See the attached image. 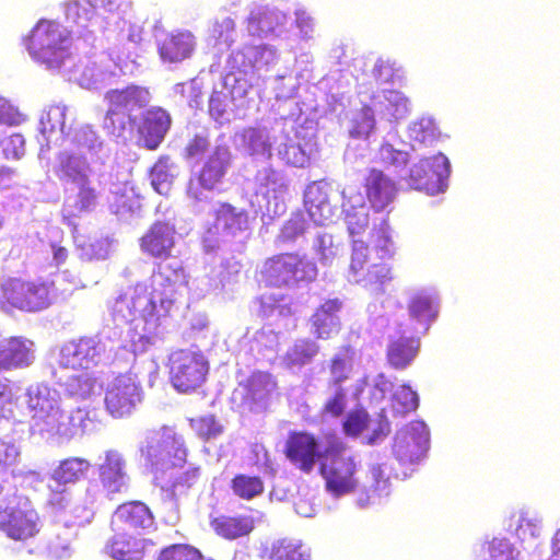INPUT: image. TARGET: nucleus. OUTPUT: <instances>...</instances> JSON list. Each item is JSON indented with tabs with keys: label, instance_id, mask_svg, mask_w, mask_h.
<instances>
[{
	"label": "nucleus",
	"instance_id": "obj_1",
	"mask_svg": "<svg viewBox=\"0 0 560 560\" xmlns=\"http://www.w3.org/2000/svg\"><path fill=\"white\" fill-rule=\"evenodd\" d=\"M353 219L354 215L347 217L348 231L352 236L349 280L373 292H383L394 279L393 268L387 262L396 253L390 228L383 221L371 229L364 241L357 236L368 226V217L355 222Z\"/></svg>",
	"mask_w": 560,
	"mask_h": 560
},
{
	"label": "nucleus",
	"instance_id": "obj_2",
	"mask_svg": "<svg viewBox=\"0 0 560 560\" xmlns=\"http://www.w3.org/2000/svg\"><path fill=\"white\" fill-rule=\"evenodd\" d=\"M187 284L184 268L177 264L158 265L155 280L151 283L147 304L140 310L144 320V334L133 338L135 351H145L154 343L165 320L171 316L177 301L179 290Z\"/></svg>",
	"mask_w": 560,
	"mask_h": 560
},
{
	"label": "nucleus",
	"instance_id": "obj_3",
	"mask_svg": "<svg viewBox=\"0 0 560 560\" xmlns=\"http://www.w3.org/2000/svg\"><path fill=\"white\" fill-rule=\"evenodd\" d=\"M56 298L52 281L40 278L9 276L0 281V310L37 313L48 308Z\"/></svg>",
	"mask_w": 560,
	"mask_h": 560
},
{
	"label": "nucleus",
	"instance_id": "obj_4",
	"mask_svg": "<svg viewBox=\"0 0 560 560\" xmlns=\"http://www.w3.org/2000/svg\"><path fill=\"white\" fill-rule=\"evenodd\" d=\"M27 409L32 428L38 433L72 438L79 433L73 417L60 407L56 392L47 386H36L28 392Z\"/></svg>",
	"mask_w": 560,
	"mask_h": 560
},
{
	"label": "nucleus",
	"instance_id": "obj_5",
	"mask_svg": "<svg viewBox=\"0 0 560 560\" xmlns=\"http://www.w3.org/2000/svg\"><path fill=\"white\" fill-rule=\"evenodd\" d=\"M103 352L102 342L95 337H80L62 346L60 364L66 369L85 372L84 377H71V395L85 398L91 394L95 380L88 372L100 364Z\"/></svg>",
	"mask_w": 560,
	"mask_h": 560
},
{
	"label": "nucleus",
	"instance_id": "obj_6",
	"mask_svg": "<svg viewBox=\"0 0 560 560\" xmlns=\"http://www.w3.org/2000/svg\"><path fill=\"white\" fill-rule=\"evenodd\" d=\"M24 40L31 56L48 68H59L70 55V32L52 20H39Z\"/></svg>",
	"mask_w": 560,
	"mask_h": 560
},
{
	"label": "nucleus",
	"instance_id": "obj_7",
	"mask_svg": "<svg viewBox=\"0 0 560 560\" xmlns=\"http://www.w3.org/2000/svg\"><path fill=\"white\" fill-rule=\"evenodd\" d=\"M148 91L128 85L113 89L105 93L108 108L104 119V128L115 137H124L127 131L135 130L136 118L148 104Z\"/></svg>",
	"mask_w": 560,
	"mask_h": 560
},
{
	"label": "nucleus",
	"instance_id": "obj_8",
	"mask_svg": "<svg viewBox=\"0 0 560 560\" xmlns=\"http://www.w3.org/2000/svg\"><path fill=\"white\" fill-rule=\"evenodd\" d=\"M260 277L269 288H293L315 280L317 268L306 255L285 252L268 257L262 264Z\"/></svg>",
	"mask_w": 560,
	"mask_h": 560
},
{
	"label": "nucleus",
	"instance_id": "obj_9",
	"mask_svg": "<svg viewBox=\"0 0 560 560\" xmlns=\"http://www.w3.org/2000/svg\"><path fill=\"white\" fill-rule=\"evenodd\" d=\"M357 462L347 453V445L340 439H332L323 451L319 474L326 490L335 497L353 492L358 487Z\"/></svg>",
	"mask_w": 560,
	"mask_h": 560
},
{
	"label": "nucleus",
	"instance_id": "obj_10",
	"mask_svg": "<svg viewBox=\"0 0 560 560\" xmlns=\"http://www.w3.org/2000/svg\"><path fill=\"white\" fill-rule=\"evenodd\" d=\"M209 373V362L198 352L178 350L170 357V381L183 394L200 388Z\"/></svg>",
	"mask_w": 560,
	"mask_h": 560
},
{
	"label": "nucleus",
	"instance_id": "obj_11",
	"mask_svg": "<svg viewBox=\"0 0 560 560\" xmlns=\"http://www.w3.org/2000/svg\"><path fill=\"white\" fill-rule=\"evenodd\" d=\"M231 162L228 147L218 145L203 162L202 166L192 175L187 184L186 194L194 201L205 199V191L214 190L223 180Z\"/></svg>",
	"mask_w": 560,
	"mask_h": 560
},
{
	"label": "nucleus",
	"instance_id": "obj_12",
	"mask_svg": "<svg viewBox=\"0 0 560 560\" xmlns=\"http://www.w3.org/2000/svg\"><path fill=\"white\" fill-rule=\"evenodd\" d=\"M143 400V390L139 382L130 374H120L107 386L104 406L115 419L130 417Z\"/></svg>",
	"mask_w": 560,
	"mask_h": 560
},
{
	"label": "nucleus",
	"instance_id": "obj_13",
	"mask_svg": "<svg viewBox=\"0 0 560 560\" xmlns=\"http://www.w3.org/2000/svg\"><path fill=\"white\" fill-rule=\"evenodd\" d=\"M176 229L167 221L153 222L143 235L139 238V247L143 255L158 260L153 270L152 281L155 280L158 265L177 264L183 268L179 260L172 256L176 244Z\"/></svg>",
	"mask_w": 560,
	"mask_h": 560
},
{
	"label": "nucleus",
	"instance_id": "obj_14",
	"mask_svg": "<svg viewBox=\"0 0 560 560\" xmlns=\"http://www.w3.org/2000/svg\"><path fill=\"white\" fill-rule=\"evenodd\" d=\"M0 528L12 539L26 540L39 532V516L27 500H16L0 511Z\"/></svg>",
	"mask_w": 560,
	"mask_h": 560
},
{
	"label": "nucleus",
	"instance_id": "obj_15",
	"mask_svg": "<svg viewBox=\"0 0 560 560\" xmlns=\"http://www.w3.org/2000/svg\"><path fill=\"white\" fill-rule=\"evenodd\" d=\"M429 446V431L423 421L415 420L395 436L393 452L402 464H413L422 458Z\"/></svg>",
	"mask_w": 560,
	"mask_h": 560
},
{
	"label": "nucleus",
	"instance_id": "obj_16",
	"mask_svg": "<svg viewBox=\"0 0 560 560\" xmlns=\"http://www.w3.org/2000/svg\"><path fill=\"white\" fill-rule=\"evenodd\" d=\"M283 453L292 465L305 474H310L323 459L318 440L306 431L289 432Z\"/></svg>",
	"mask_w": 560,
	"mask_h": 560
},
{
	"label": "nucleus",
	"instance_id": "obj_17",
	"mask_svg": "<svg viewBox=\"0 0 560 560\" xmlns=\"http://www.w3.org/2000/svg\"><path fill=\"white\" fill-rule=\"evenodd\" d=\"M362 187L369 207L374 212L389 211L398 195L396 182L376 167L366 171Z\"/></svg>",
	"mask_w": 560,
	"mask_h": 560
},
{
	"label": "nucleus",
	"instance_id": "obj_18",
	"mask_svg": "<svg viewBox=\"0 0 560 560\" xmlns=\"http://www.w3.org/2000/svg\"><path fill=\"white\" fill-rule=\"evenodd\" d=\"M447 166L448 161L446 156L441 153L422 159L411 167L409 183L415 189L434 194L439 191L443 185Z\"/></svg>",
	"mask_w": 560,
	"mask_h": 560
},
{
	"label": "nucleus",
	"instance_id": "obj_19",
	"mask_svg": "<svg viewBox=\"0 0 560 560\" xmlns=\"http://www.w3.org/2000/svg\"><path fill=\"white\" fill-rule=\"evenodd\" d=\"M141 119L136 118V126L142 145L148 150H155L163 141L171 124L168 114L160 108L141 110L138 114Z\"/></svg>",
	"mask_w": 560,
	"mask_h": 560
},
{
	"label": "nucleus",
	"instance_id": "obj_20",
	"mask_svg": "<svg viewBox=\"0 0 560 560\" xmlns=\"http://www.w3.org/2000/svg\"><path fill=\"white\" fill-rule=\"evenodd\" d=\"M119 528L131 534H142L154 526V515L142 501L133 500L119 504L114 513Z\"/></svg>",
	"mask_w": 560,
	"mask_h": 560
},
{
	"label": "nucleus",
	"instance_id": "obj_21",
	"mask_svg": "<svg viewBox=\"0 0 560 560\" xmlns=\"http://www.w3.org/2000/svg\"><path fill=\"white\" fill-rule=\"evenodd\" d=\"M338 299H329L320 304L310 317L311 332L317 339L328 340L341 330L338 313L341 310Z\"/></svg>",
	"mask_w": 560,
	"mask_h": 560
},
{
	"label": "nucleus",
	"instance_id": "obj_22",
	"mask_svg": "<svg viewBox=\"0 0 560 560\" xmlns=\"http://www.w3.org/2000/svg\"><path fill=\"white\" fill-rule=\"evenodd\" d=\"M304 206L313 222L326 225L334 217V207L329 201V187L322 182L310 184L304 192Z\"/></svg>",
	"mask_w": 560,
	"mask_h": 560
},
{
	"label": "nucleus",
	"instance_id": "obj_23",
	"mask_svg": "<svg viewBox=\"0 0 560 560\" xmlns=\"http://www.w3.org/2000/svg\"><path fill=\"white\" fill-rule=\"evenodd\" d=\"M420 350V338L399 335L388 340L386 360L390 368L405 370L408 368Z\"/></svg>",
	"mask_w": 560,
	"mask_h": 560
},
{
	"label": "nucleus",
	"instance_id": "obj_24",
	"mask_svg": "<svg viewBox=\"0 0 560 560\" xmlns=\"http://www.w3.org/2000/svg\"><path fill=\"white\" fill-rule=\"evenodd\" d=\"M125 460L116 451H108L100 465L98 476L103 488L108 493H119L126 487Z\"/></svg>",
	"mask_w": 560,
	"mask_h": 560
},
{
	"label": "nucleus",
	"instance_id": "obj_25",
	"mask_svg": "<svg viewBox=\"0 0 560 560\" xmlns=\"http://www.w3.org/2000/svg\"><path fill=\"white\" fill-rule=\"evenodd\" d=\"M215 223L226 237L234 238L249 229L248 212L221 202L215 211Z\"/></svg>",
	"mask_w": 560,
	"mask_h": 560
},
{
	"label": "nucleus",
	"instance_id": "obj_26",
	"mask_svg": "<svg viewBox=\"0 0 560 560\" xmlns=\"http://www.w3.org/2000/svg\"><path fill=\"white\" fill-rule=\"evenodd\" d=\"M56 160L57 164L54 168V173L59 180L79 184L89 178V163L84 156L62 151L58 153Z\"/></svg>",
	"mask_w": 560,
	"mask_h": 560
},
{
	"label": "nucleus",
	"instance_id": "obj_27",
	"mask_svg": "<svg viewBox=\"0 0 560 560\" xmlns=\"http://www.w3.org/2000/svg\"><path fill=\"white\" fill-rule=\"evenodd\" d=\"M148 546L153 547L154 542L151 539L117 535L108 548L110 557L115 560H142Z\"/></svg>",
	"mask_w": 560,
	"mask_h": 560
},
{
	"label": "nucleus",
	"instance_id": "obj_28",
	"mask_svg": "<svg viewBox=\"0 0 560 560\" xmlns=\"http://www.w3.org/2000/svg\"><path fill=\"white\" fill-rule=\"evenodd\" d=\"M31 360V349L21 337H10L0 347V371L26 366Z\"/></svg>",
	"mask_w": 560,
	"mask_h": 560
},
{
	"label": "nucleus",
	"instance_id": "obj_29",
	"mask_svg": "<svg viewBox=\"0 0 560 560\" xmlns=\"http://www.w3.org/2000/svg\"><path fill=\"white\" fill-rule=\"evenodd\" d=\"M91 464L88 459L77 456L67 457L59 462L50 475L58 486L75 483L85 477Z\"/></svg>",
	"mask_w": 560,
	"mask_h": 560
},
{
	"label": "nucleus",
	"instance_id": "obj_30",
	"mask_svg": "<svg viewBox=\"0 0 560 560\" xmlns=\"http://www.w3.org/2000/svg\"><path fill=\"white\" fill-rule=\"evenodd\" d=\"M210 525L217 535L225 539L248 535L254 528L253 520L245 515H220L211 520Z\"/></svg>",
	"mask_w": 560,
	"mask_h": 560
},
{
	"label": "nucleus",
	"instance_id": "obj_31",
	"mask_svg": "<svg viewBox=\"0 0 560 560\" xmlns=\"http://www.w3.org/2000/svg\"><path fill=\"white\" fill-rule=\"evenodd\" d=\"M191 51V35L188 33L171 34L159 46L161 58L167 62H179L189 57Z\"/></svg>",
	"mask_w": 560,
	"mask_h": 560
},
{
	"label": "nucleus",
	"instance_id": "obj_32",
	"mask_svg": "<svg viewBox=\"0 0 560 560\" xmlns=\"http://www.w3.org/2000/svg\"><path fill=\"white\" fill-rule=\"evenodd\" d=\"M319 345L311 338L296 340L284 353L283 363L289 369L310 364L319 353Z\"/></svg>",
	"mask_w": 560,
	"mask_h": 560
},
{
	"label": "nucleus",
	"instance_id": "obj_33",
	"mask_svg": "<svg viewBox=\"0 0 560 560\" xmlns=\"http://www.w3.org/2000/svg\"><path fill=\"white\" fill-rule=\"evenodd\" d=\"M230 487L234 495L246 501L260 495L265 490V485L260 477L246 474L235 475L231 480Z\"/></svg>",
	"mask_w": 560,
	"mask_h": 560
},
{
	"label": "nucleus",
	"instance_id": "obj_34",
	"mask_svg": "<svg viewBox=\"0 0 560 560\" xmlns=\"http://www.w3.org/2000/svg\"><path fill=\"white\" fill-rule=\"evenodd\" d=\"M151 185L160 195H167L172 188L174 174L168 156L163 155L158 159L150 172Z\"/></svg>",
	"mask_w": 560,
	"mask_h": 560
},
{
	"label": "nucleus",
	"instance_id": "obj_35",
	"mask_svg": "<svg viewBox=\"0 0 560 560\" xmlns=\"http://www.w3.org/2000/svg\"><path fill=\"white\" fill-rule=\"evenodd\" d=\"M65 136L78 150L94 151L102 147V141L92 125L85 124L70 129Z\"/></svg>",
	"mask_w": 560,
	"mask_h": 560
},
{
	"label": "nucleus",
	"instance_id": "obj_36",
	"mask_svg": "<svg viewBox=\"0 0 560 560\" xmlns=\"http://www.w3.org/2000/svg\"><path fill=\"white\" fill-rule=\"evenodd\" d=\"M270 560H310L303 545L293 539L283 538L272 544Z\"/></svg>",
	"mask_w": 560,
	"mask_h": 560
},
{
	"label": "nucleus",
	"instance_id": "obj_37",
	"mask_svg": "<svg viewBox=\"0 0 560 560\" xmlns=\"http://www.w3.org/2000/svg\"><path fill=\"white\" fill-rule=\"evenodd\" d=\"M155 560H213L190 544H171L159 550Z\"/></svg>",
	"mask_w": 560,
	"mask_h": 560
},
{
	"label": "nucleus",
	"instance_id": "obj_38",
	"mask_svg": "<svg viewBox=\"0 0 560 560\" xmlns=\"http://www.w3.org/2000/svg\"><path fill=\"white\" fill-rule=\"evenodd\" d=\"M408 135L411 141L424 145L431 144L440 138V131L430 117H421L413 121L408 128Z\"/></svg>",
	"mask_w": 560,
	"mask_h": 560
},
{
	"label": "nucleus",
	"instance_id": "obj_39",
	"mask_svg": "<svg viewBox=\"0 0 560 560\" xmlns=\"http://www.w3.org/2000/svg\"><path fill=\"white\" fill-rule=\"evenodd\" d=\"M390 474L383 465L374 464L366 474V481L363 485L366 492L375 495H387L390 491Z\"/></svg>",
	"mask_w": 560,
	"mask_h": 560
},
{
	"label": "nucleus",
	"instance_id": "obj_40",
	"mask_svg": "<svg viewBox=\"0 0 560 560\" xmlns=\"http://www.w3.org/2000/svg\"><path fill=\"white\" fill-rule=\"evenodd\" d=\"M189 425L196 435L205 442L217 439L224 430L213 413L190 418Z\"/></svg>",
	"mask_w": 560,
	"mask_h": 560
},
{
	"label": "nucleus",
	"instance_id": "obj_41",
	"mask_svg": "<svg viewBox=\"0 0 560 560\" xmlns=\"http://www.w3.org/2000/svg\"><path fill=\"white\" fill-rule=\"evenodd\" d=\"M243 147L249 155H270L267 137L257 128L249 127L241 133Z\"/></svg>",
	"mask_w": 560,
	"mask_h": 560
},
{
	"label": "nucleus",
	"instance_id": "obj_42",
	"mask_svg": "<svg viewBox=\"0 0 560 560\" xmlns=\"http://www.w3.org/2000/svg\"><path fill=\"white\" fill-rule=\"evenodd\" d=\"M418 406V394L409 385L404 384L399 386L393 395L392 407L397 413L407 415L415 411Z\"/></svg>",
	"mask_w": 560,
	"mask_h": 560
},
{
	"label": "nucleus",
	"instance_id": "obj_43",
	"mask_svg": "<svg viewBox=\"0 0 560 560\" xmlns=\"http://www.w3.org/2000/svg\"><path fill=\"white\" fill-rule=\"evenodd\" d=\"M376 162L384 167H405L409 162L406 151L395 149L393 144L384 142L377 150Z\"/></svg>",
	"mask_w": 560,
	"mask_h": 560
},
{
	"label": "nucleus",
	"instance_id": "obj_44",
	"mask_svg": "<svg viewBox=\"0 0 560 560\" xmlns=\"http://www.w3.org/2000/svg\"><path fill=\"white\" fill-rule=\"evenodd\" d=\"M351 355L335 354L329 360V385L335 388H341V383L349 378L351 372Z\"/></svg>",
	"mask_w": 560,
	"mask_h": 560
},
{
	"label": "nucleus",
	"instance_id": "obj_45",
	"mask_svg": "<svg viewBox=\"0 0 560 560\" xmlns=\"http://www.w3.org/2000/svg\"><path fill=\"white\" fill-rule=\"evenodd\" d=\"M67 109V106L63 104L50 105L40 118L43 131L54 132L60 130L65 132Z\"/></svg>",
	"mask_w": 560,
	"mask_h": 560
},
{
	"label": "nucleus",
	"instance_id": "obj_46",
	"mask_svg": "<svg viewBox=\"0 0 560 560\" xmlns=\"http://www.w3.org/2000/svg\"><path fill=\"white\" fill-rule=\"evenodd\" d=\"M375 117L372 107L364 105L353 119L350 135L353 138H368L374 130Z\"/></svg>",
	"mask_w": 560,
	"mask_h": 560
},
{
	"label": "nucleus",
	"instance_id": "obj_47",
	"mask_svg": "<svg viewBox=\"0 0 560 560\" xmlns=\"http://www.w3.org/2000/svg\"><path fill=\"white\" fill-rule=\"evenodd\" d=\"M369 413L362 408H357L346 416L342 429L346 435L355 438L369 427Z\"/></svg>",
	"mask_w": 560,
	"mask_h": 560
},
{
	"label": "nucleus",
	"instance_id": "obj_48",
	"mask_svg": "<svg viewBox=\"0 0 560 560\" xmlns=\"http://www.w3.org/2000/svg\"><path fill=\"white\" fill-rule=\"evenodd\" d=\"M113 3V0H91V8H83L82 3L79 0H68L65 3L66 14L68 18H71L74 21L83 18L84 20H90L93 15V9L95 8H105Z\"/></svg>",
	"mask_w": 560,
	"mask_h": 560
},
{
	"label": "nucleus",
	"instance_id": "obj_49",
	"mask_svg": "<svg viewBox=\"0 0 560 560\" xmlns=\"http://www.w3.org/2000/svg\"><path fill=\"white\" fill-rule=\"evenodd\" d=\"M387 114L395 120L407 116L410 109L409 100L399 91L389 90L385 94Z\"/></svg>",
	"mask_w": 560,
	"mask_h": 560
},
{
	"label": "nucleus",
	"instance_id": "obj_50",
	"mask_svg": "<svg viewBox=\"0 0 560 560\" xmlns=\"http://www.w3.org/2000/svg\"><path fill=\"white\" fill-rule=\"evenodd\" d=\"M1 152L5 160H20L24 155L25 141L21 133H12L0 141Z\"/></svg>",
	"mask_w": 560,
	"mask_h": 560
},
{
	"label": "nucleus",
	"instance_id": "obj_51",
	"mask_svg": "<svg viewBox=\"0 0 560 560\" xmlns=\"http://www.w3.org/2000/svg\"><path fill=\"white\" fill-rule=\"evenodd\" d=\"M410 315L418 322H430L435 316L432 302L427 296L417 295L409 302Z\"/></svg>",
	"mask_w": 560,
	"mask_h": 560
},
{
	"label": "nucleus",
	"instance_id": "obj_52",
	"mask_svg": "<svg viewBox=\"0 0 560 560\" xmlns=\"http://www.w3.org/2000/svg\"><path fill=\"white\" fill-rule=\"evenodd\" d=\"M247 31L253 36L272 32L273 24L268 11H253L247 19Z\"/></svg>",
	"mask_w": 560,
	"mask_h": 560
},
{
	"label": "nucleus",
	"instance_id": "obj_53",
	"mask_svg": "<svg viewBox=\"0 0 560 560\" xmlns=\"http://www.w3.org/2000/svg\"><path fill=\"white\" fill-rule=\"evenodd\" d=\"M97 200V192L94 187L91 186V182L88 178L85 182L79 183V191L75 200V208L80 212L92 210Z\"/></svg>",
	"mask_w": 560,
	"mask_h": 560
},
{
	"label": "nucleus",
	"instance_id": "obj_54",
	"mask_svg": "<svg viewBox=\"0 0 560 560\" xmlns=\"http://www.w3.org/2000/svg\"><path fill=\"white\" fill-rule=\"evenodd\" d=\"M540 530L541 528L538 525L537 520L528 516H521L516 527V534L521 540L524 541L530 538H537L540 536Z\"/></svg>",
	"mask_w": 560,
	"mask_h": 560
},
{
	"label": "nucleus",
	"instance_id": "obj_55",
	"mask_svg": "<svg viewBox=\"0 0 560 560\" xmlns=\"http://www.w3.org/2000/svg\"><path fill=\"white\" fill-rule=\"evenodd\" d=\"M23 121V115L3 97H0V124L18 126Z\"/></svg>",
	"mask_w": 560,
	"mask_h": 560
},
{
	"label": "nucleus",
	"instance_id": "obj_56",
	"mask_svg": "<svg viewBox=\"0 0 560 560\" xmlns=\"http://www.w3.org/2000/svg\"><path fill=\"white\" fill-rule=\"evenodd\" d=\"M346 392L336 388L335 394L324 405V412L331 417H340L346 409Z\"/></svg>",
	"mask_w": 560,
	"mask_h": 560
},
{
	"label": "nucleus",
	"instance_id": "obj_57",
	"mask_svg": "<svg viewBox=\"0 0 560 560\" xmlns=\"http://www.w3.org/2000/svg\"><path fill=\"white\" fill-rule=\"evenodd\" d=\"M19 454V450L13 443L0 439V469L14 465Z\"/></svg>",
	"mask_w": 560,
	"mask_h": 560
},
{
	"label": "nucleus",
	"instance_id": "obj_58",
	"mask_svg": "<svg viewBox=\"0 0 560 560\" xmlns=\"http://www.w3.org/2000/svg\"><path fill=\"white\" fill-rule=\"evenodd\" d=\"M209 148V139L202 135H195L185 147V156L188 159L200 156Z\"/></svg>",
	"mask_w": 560,
	"mask_h": 560
},
{
	"label": "nucleus",
	"instance_id": "obj_59",
	"mask_svg": "<svg viewBox=\"0 0 560 560\" xmlns=\"http://www.w3.org/2000/svg\"><path fill=\"white\" fill-rule=\"evenodd\" d=\"M306 230L305 221L301 214L291 217L283 225V235L288 238H296Z\"/></svg>",
	"mask_w": 560,
	"mask_h": 560
},
{
	"label": "nucleus",
	"instance_id": "obj_60",
	"mask_svg": "<svg viewBox=\"0 0 560 560\" xmlns=\"http://www.w3.org/2000/svg\"><path fill=\"white\" fill-rule=\"evenodd\" d=\"M173 465L183 466L187 458V448L182 438L172 436Z\"/></svg>",
	"mask_w": 560,
	"mask_h": 560
},
{
	"label": "nucleus",
	"instance_id": "obj_61",
	"mask_svg": "<svg viewBox=\"0 0 560 560\" xmlns=\"http://www.w3.org/2000/svg\"><path fill=\"white\" fill-rule=\"evenodd\" d=\"M225 104L220 93H213L209 100V113L215 119H221L225 114Z\"/></svg>",
	"mask_w": 560,
	"mask_h": 560
},
{
	"label": "nucleus",
	"instance_id": "obj_62",
	"mask_svg": "<svg viewBox=\"0 0 560 560\" xmlns=\"http://www.w3.org/2000/svg\"><path fill=\"white\" fill-rule=\"evenodd\" d=\"M16 170L7 165H0V191L10 189L15 185Z\"/></svg>",
	"mask_w": 560,
	"mask_h": 560
},
{
	"label": "nucleus",
	"instance_id": "obj_63",
	"mask_svg": "<svg viewBox=\"0 0 560 560\" xmlns=\"http://www.w3.org/2000/svg\"><path fill=\"white\" fill-rule=\"evenodd\" d=\"M289 161L295 166H303L307 161L304 152L299 144H290L285 150Z\"/></svg>",
	"mask_w": 560,
	"mask_h": 560
},
{
	"label": "nucleus",
	"instance_id": "obj_64",
	"mask_svg": "<svg viewBox=\"0 0 560 560\" xmlns=\"http://www.w3.org/2000/svg\"><path fill=\"white\" fill-rule=\"evenodd\" d=\"M199 475L200 469L198 467L190 468L176 479L174 486L191 487L197 482Z\"/></svg>",
	"mask_w": 560,
	"mask_h": 560
}]
</instances>
